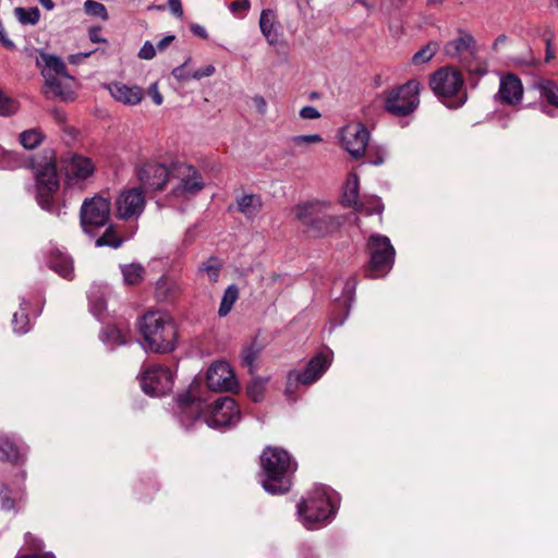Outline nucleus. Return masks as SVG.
<instances>
[{
    "instance_id": "1a4fd4ad",
    "label": "nucleus",
    "mask_w": 558,
    "mask_h": 558,
    "mask_svg": "<svg viewBox=\"0 0 558 558\" xmlns=\"http://www.w3.org/2000/svg\"><path fill=\"white\" fill-rule=\"evenodd\" d=\"M421 83L409 80L407 83L386 92L384 108L395 117H408L420 105Z\"/></svg>"
},
{
    "instance_id": "5701e85b",
    "label": "nucleus",
    "mask_w": 558,
    "mask_h": 558,
    "mask_svg": "<svg viewBox=\"0 0 558 558\" xmlns=\"http://www.w3.org/2000/svg\"><path fill=\"white\" fill-rule=\"evenodd\" d=\"M26 446L23 441L7 434H0V460L19 463L25 454Z\"/></svg>"
},
{
    "instance_id": "a18cd8bd",
    "label": "nucleus",
    "mask_w": 558,
    "mask_h": 558,
    "mask_svg": "<svg viewBox=\"0 0 558 558\" xmlns=\"http://www.w3.org/2000/svg\"><path fill=\"white\" fill-rule=\"evenodd\" d=\"M387 150L381 146H371L368 150V162L380 166L385 162Z\"/></svg>"
},
{
    "instance_id": "ea45409f",
    "label": "nucleus",
    "mask_w": 558,
    "mask_h": 558,
    "mask_svg": "<svg viewBox=\"0 0 558 558\" xmlns=\"http://www.w3.org/2000/svg\"><path fill=\"white\" fill-rule=\"evenodd\" d=\"M123 243V239L117 234L113 228L110 226L106 229L104 234L96 240V246H110L118 248Z\"/></svg>"
},
{
    "instance_id": "bf43d9fd",
    "label": "nucleus",
    "mask_w": 558,
    "mask_h": 558,
    "mask_svg": "<svg viewBox=\"0 0 558 558\" xmlns=\"http://www.w3.org/2000/svg\"><path fill=\"white\" fill-rule=\"evenodd\" d=\"M168 3H169L171 12L175 16H179V17L182 16L183 10H182V5H181V0H169Z\"/></svg>"
},
{
    "instance_id": "79ce46f5",
    "label": "nucleus",
    "mask_w": 558,
    "mask_h": 558,
    "mask_svg": "<svg viewBox=\"0 0 558 558\" xmlns=\"http://www.w3.org/2000/svg\"><path fill=\"white\" fill-rule=\"evenodd\" d=\"M84 10L86 14L99 17L102 21H107L109 19L106 7L102 3L97 2L95 0H86L84 2Z\"/></svg>"
},
{
    "instance_id": "20e7f679",
    "label": "nucleus",
    "mask_w": 558,
    "mask_h": 558,
    "mask_svg": "<svg viewBox=\"0 0 558 558\" xmlns=\"http://www.w3.org/2000/svg\"><path fill=\"white\" fill-rule=\"evenodd\" d=\"M336 495L327 486L315 485L308 497L298 504V513L307 529L320 527L335 514Z\"/></svg>"
},
{
    "instance_id": "9d476101",
    "label": "nucleus",
    "mask_w": 558,
    "mask_h": 558,
    "mask_svg": "<svg viewBox=\"0 0 558 558\" xmlns=\"http://www.w3.org/2000/svg\"><path fill=\"white\" fill-rule=\"evenodd\" d=\"M175 181L167 198L173 202H182L196 195L204 189V180L197 169L187 163H177L171 169V182Z\"/></svg>"
},
{
    "instance_id": "7c9ffc66",
    "label": "nucleus",
    "mask_w": 558,
    "mask_h": 558,
    "mask_svg": "<svg viewBox=\"0 0 558 558\" xmlns=\"http://www.w3.org/2000/svg\"><path fill=\"white\" fill-rule=\"evenodd\" d=\"M276 14L270 9H265L260 13L259 28L262 34L265 36L267 43L271 46L278 41V33L275 29Z\"/></svg>"
},
{
    "instance_id": "de8ad7c7",
    "label": "nucleus",
    "mask_w": 558,
    "mask_h": 558,
    "mask_svg": "<svg viewBox=\"0 0 558 558\" xmlns=\"http://www.w3.org/2000/svg\"><path fill=\"white\" fill-rule=\"evenodd\" d=\"M156 56V48L150 41H145L138 51V58L143 60H151Z\"/></svg>"
},
{
    "instance_id": "49530a36",
    "label": "nucleus",
    "mask_w": 558,
    "mask_h": 558,
    "mask_svg": "<svg viewBox=\"0 0 558 558\" xmlns=\"http://www.w3.org/2000/svg\"><path fill=\"white\" fill-rule=\"evenodd\" d=\"M291 141L294 145L301 146L320 143L323 137L319 134L296 135Z\"/></svg>"
},
{
    "instance_id": "c85d7f7f",
    "label": "nucleus",
    "mask_w": 558,
    "mask_h": 558,
    "mask_svg": "<svg viewBox=\"0 0 558 558\" xmlns=\"http://www.w3.org/2000/svg\"><path fill=\"white\" fill-rule=\"evenodd\" d=\"M107 288L101 286H93L89 293V310L90 313L97 318L101 319L107 308Z\"/></svg>"
},
{
    "instance_id": "a19ab883",
    "label": "nucleus",
    "mask_w": 558,
    "mask_h": 558,
    "mask_svg": "<svg viewBox=\"0 0 558 558\" xmlns=\"http://www.w3.org/2000/svg\"><path fill=\"white\" fill-rule=\"evenodd\" d=\"M265 380L262 378H254L247 385L246 393L254 402H259L264 397Z\"/></svg>"
},
{
    "instance_id": "393cba45",
    "label": "nucleus",
    "mask_w": 558,
    "mask_h": 558,
    "mask_svg": "<svg viewBox=\"0 0 558 558\" xmlns=\"http://www.w3.org/2000/svg\"><path fill=\"white\" fill-rule=\"evenodd\" d=\"M474 38L468 33H461L458 38L448 41L445 46V53L450 58H461L463 54L474 53Z\"/></svg>"
},
{
    "instance_id": "864d4df0",
    "label": "nucleus",
    "mask_w": 558,
    "mask_h": 558,
    "mask_svg": "<svg viewBox=\"0 0 558 558\" xmlns=\"http://www.w3.org/2000/svg\"><path fill=\"white\" fill-rule=\"evenodd\" d=\"M0 44L9 50L15 49V44L10 38H8L5 28L1 21H0Z\"/></svg>"
},
{
    "instance_id": "58836bf2",
    "label": "nucleus",
    "mask_w": 558,
    "mask_h": 558,
    "mask_svg": "<svg viewBox=\"0 0 558 558\" xmlns=\"http://www.w3.org/2000/svg\"><path fill=\"white\" fill-rule=\"evenodd\" d=\"M44 134L37 129H31L20 134V143L26 149H34L41 144Z\"/></svg>"
},
{
    "instance_id": "6e6d98bb",
    "label": "nucleus",
    "mask_w": 558,
    "mask_h": 558,
    "mask_svg": "<svg viewBox=\"0 0 558 558\" xmlns=\"http://www.w3.org/2000/svg\"><path fill=\"white\" fill-rule=\"evenodd\" d=\"M187 62H185L184 64L180 65V66H177L172 70V75L179 80V81H185V80H190L192 78L191 77V73L190 72H185V65H186Z\"/></svg>"
},
{
    "instance_id": "f257e3e1",
    "label": "nucleus",
    "mask_w": 558,
    "mask_h": 558,
    "mask_svg": "<svg viewBox=\"0 0 558 558\" xmlns=\"http://www.w3.org/2000/svg\"><path fill=\"white\" fill-rule=\"evenodd\" d=\"M204 401L195 396L194 388L178 398L179 418L182 425L189 427L193 422L205 423L211 428H223L234 425L240 420V410L230 397L217 399L207 412L203 409Z\"/></svg>"
},
{
    "instance_id": "e433bc0d",
    "label": "nucleus",
    "mask_w": 558,
    "mask_h": 558,
    "mask_svg": "<svg viewBox=\"0 0 558 558\" xmlns=\"http://www.w3.org/2000/svg\"><path fill=\"white\" fill-rule=\"evenodd\" d=\"M14 15L17 21L23 25H36L40 19V11L38 8H15Z\"/></svg>"
},
{
    "instance_id": "13d9d810",
    "label": "nucleus",
    "mask_w": 558,
    "mask_h": 558,
    "mask_svg": "<svg viewBox=\"0 0 558 558\" xmlns=\"http://www.w3.org/2000/svg\"><path fill=\"white\" fill-rule=\"evenodd\" d=\"M163 287H167V290L171 294H174L175 292L179 291L178 284L173 281H169L168 279H163L158 282V290H161Z\"/></svg>"
},
{
    "instance_id": "774afa93",
    "label": "nucleus",
    "mask_w": 558,
    "mask_h": 558,
    "mask_svg": "<svg viewBox=\"0 0 558 558\" xmlns=\"http://www.w3.org/2000/svg\"><path fill=\"white\" fill-rule=\"evenodd\" d=\"M192 32L199 37H203V38L207 37L206 29L201 25L192 26Z\"/></svg>"
},
{
    "instance_id": "39448f33",
    "label": "nucleus",
    "mask_w": 558,
    "mask_h": 558,
    "mask_svg": "<svg viewBox=\"0 0 558 558\" xmlns=\"http://www.w3.org/2000/svg\"><path fill=\"white\" fill-rule=\"evenodd\" d=\"M34 170L38 205L44 210L60 216L61 209L58 207L56 199L60 184L53 153L46 151L44 161L34 163Z\"/></svg>"
},
{
    "instance_id": "4c0bfd02",
    "label": "nucleus",
    "mask_w": 558,
    "mask_h": 558,
    "mask_svg": "<svg viewBox=\"0 0 558 558\" xmlns=\"http://www.w3.org/2000/svg\"><path fill=\"white\" fill-rule=\"evenodd\" d=\"M438 44L435 41H430L423 46L412 57V63L415 65L424 64L433 59V57L438 51Z\"/></svg>"
},
{
    "instance_id": "052dcab7",
    "label": "nucleus",
    "mask_w": 558,
    "mask_h": 558,
    "mask_svg": "<svg viewBox=\"0 0 558 558\" xmlns=\"http://www.w3.org/2000/svg\"><path fill=\"white\" fill-rule=\"evenodd\" d=\"M101 28L100 27H92L89 29V39L93 43H105L106 39L100 36Z\"/></svg>"
},
{
    "instance_id": "37998d69",
    "label": "nucleus",
    "mask_w": 558,
    "mask_h": 558,
    "mask_svg": "<svg viewBox=\"0 0 558 558\" xmlns=\"http://www.w3.org/2000/svg\"><path fill=\"white\" fill-rule=\"evenodd\" d=\"M19 110V104L13 98H10L3 94L0 89V116L11 117Z\"/></svg>"
},
{
    "instance_id": "aec40b11",
    "label": "nucleus",
    "mask_w": 558,
    "mask_h": 558,
    "mask_svg": "<svg viewBox=\"0 0 558 558\" xmlns=\"http://www.w3.org/2000/svg\"><path fill=\"white\" fill-rule=\"evenodd\" d=\"M206 383L211 391H232L238 387L233 371L225 361H217L210 365L206 374Z\"/></svg>"
},
{
    "instance_id": "2f4dec72",
    "label": "nucleus",
    "mask_w": 558,
    "mask_h": 558,
    "mask_svg": "<svg viewBox=\"0 0 558 558\" xmlns=\"http://www.w3.org/2000/svg\"><path fill=\"white\" fill-rule=\"evenodd\" d=\"M100 340L110 349L128 343V335L116 325H107L100 332Z\"/></svg>"
},
{
    "instance_id": "3c124183",
    "label": "nucleus",
    "mask_w": 558,
    "mask_h": 558,
    "mask_svg": "<svg viewBox=\"0 0 558 558\" xmlns=\"http://www.w3.org/2000/svg\"><path fill=\"white\" fill-rule=\"evenodd\" d=\"M300 117L306 120H314L320 117L319 111L313 106H305L300 110Z\"/></svg>"
},
{
    "instance_id": "4d7b16f0",
    "label": "nucleus",
    "mask_w": 558,
    "mask_h": 558,
    "mask_svg": "<svg viewBox=\"0 0 558 558\" xmlns=\"http://www.w3.org/2000/svg\"><path fill=\"white\" fill-rule=\"evenodd\" d=\"M148 94L151 96V99L155 105L160 106L163 101L162 95L158 90L157 83H154L148 88Z\"/></svg>"
},
{
    "instance_id": "dca6fc26",
    "label": "nucleus",
    "mask_w": 558,
    "mask_h": 558,
    "mask_svg": "<svg viewBox=\"0 0 558 558\" xmlns=\"http://www.w3.org/2000/svg\"><path fill=\"white\" fill-rule=\"evenodd\" d=\"M359 183L357 174L354 172L349 173L342 195L343 205L345 207H352L356 211L365 213L366 215L381 214L384 205L379 197L371 196L365 202L360 201Z\"/></svg>"
},
{
    "instance_id": "c9c22d12",
    "label": "nucleus",
    "mask_w": 558,
    "mask_h": 558,
    "mask_svg": "<svg viewBox=\"0 0 558 558\" xmlns=\"http://www.w3.org/2000/svg\"><path fill=\"white\" fill-rule=\"evenodd\" d=\"M238 298H239L238 288L234 284L229 286L225 290L221 302H220V306L218 310L219 316H221V317L227 316L230 313V311L232 310Z\"/></svg>"
},
{
    "instance_id": "69168bd1",
    "label": "nucleus",
    "mask_w": 558,
    "mask_h": 558,
    "mask_svg": "<svg viewBox=\"0 0 558 558\" xmlns=\"http://www.w3.org/2000/svg\"><path fill=\"white\" fill-rule=\"evenodd\" d=\"M52 116H53V119L56 120V122L60 125L64 124L66 121V114L59 109H54L52 111Z\"/></svg>"
},
{
    "instance_id": "a878e982",
    "label": "nucleus",
    "mask_w": 558,
    "mask_h": 558,
    "mask_svg": "<svg viewBox=\"0 0 558 558\" xmlns=\"http://www.w3.org/2000/svg\"><path fill=\"white\" fill-rule=\"evenodd\" d=\"M43 549V541L27 532L24 535V545L20 549L17 558H56L52 553H44Z\"/></svg>"
},
{
    "instance_id": "ddd939ff",
    "label": "nucleus",
    "mask_w": 558,
    "mask_h": 558,
    "mask_svg": "<svg viewBox=\"0 0 558 558\" xmlns=\"http://www.w3.org/2000/svg\"><path fill=\"white\" fill-rule=\"evenodd\" d=\"M332 356V351L326 348L311 359L303 371H291L288 375L286 392L290 393L293 385H310L318 380L329 368Z\"/></svg>"
},
{
    "instance_id": "09e8293b",
    "label": "nucleus",
    "mask_w": 558,
    "mask_h": 558,
    "mask_svg": "<svg viewBox=\"0 0 558 558\" xmlns=\"http://www.w3.org/2000/svg\"><path fill=\"white\" fill-rule=\"evenodd\" d=\"M355 286H356V282H355V279L354 278H350L345 281L344 283V287H343V305H345L348 303L349 300H351L354 291H355Z\"/></svg>"
},
{
    "instance_id": "603ef678",
    "label": "nucleus",
    "mask_w": 558,
    "mask_h": 558,
    "mask_svg": "<svg viewBox=\"0 0 558 558\" xmlns=\"http://www.w3.org/2000/svg\"><path fill=\"white\" fill-rule=\"evenodd\" d=\"M250 7V0H236L230 4V11L232 13L246 12Z\"/></svg>"
},
{
    "instance_id": "473e14b6",
    "label": "nucleus",
    "mask_w": 558,
    "mask_h": 558,
    "mask_svg": "<svg viewBox=\"0 0 558 558\" xmlns=\"http://www.w3.org/2000/svg\"><path fill=\"white\" fill-rule=\"evenodd\" d=\"M27 306L28 302L23 298L20 303V311L13 314L12 325L14 332L26 333L31 329Z\"/></svg>"
},
{
    "instance_id": "8fccbe9b",
    "label": "nucleus",
    "mask_w": 558,
    "mask_h": 558,
    "mask_svg": "<svg viewBox=\"0 0 558 558\" xmlns=\"http://www.w3.org/2000/svg\"><path fill=\"white\" fill-rule=\"evenodd\" d=\"M216 69L213 64H208L203 69L196 70L191 73V77L194 80H201L203 77L211 76L215 73Z\"/></svg>"
},
{
    "instance_id": "72a5a7b5",
    "label": "nucleus",
    "mask_w": 558,
    "mask_h": 558,
    "mask_svg": "<svg viewBox=\"0 0 558 558\" xmlns=\"http://www.w3.org/2000/svg\"><path fill=\"white\" fill-rule=\"evenodd\" d=\"M221 268L222 264L219 258L210 256L198 267L197 274L198 276H207L208 280L215 283L219 279Z\"/></svg>"
},
{
    "instance_id": "6e6552de",
    "label": "nucleus",
    "mask_w": 558,
    "mask_h": 558,
    "mask_svg": "<svg viewBox=\"0 0 558 558\" xmlns=\"http://www.w3.org/2000/svg\"><path fill=\"white\" fill-rule=\"evenodd\" d=\"M463 84L462 74L450 68L437 70L429 80V86L435 95L451 109L460 108L466 101Z\"/></svg>"
},
{
    "instance_id": "7ed1b4c3",
    "label": "nucleus",
    "mask_w": 558,
    "mask_h": 558,
    "mask_svg": "<svg viewBox=\"0 0 558 558\" xmlns=\"http://www.w3.org/2000/svg\"><path fill=\"white\" fill-rule=\"evenodd\" d=\"M144 349L157 353L170 352L175 347L177 330L170 317L160 312H148L138 322Z\"/></svg>"
},
{
    "instance_id": "338daca9",
    "label": "nucleus",
    "mask_w": 558,
    "mask_h": 558,
    "mask_svg": "<svg viewBox=\"0 0 558 558\" xmlns=\"http://www.w3.org/2000/svg\"><path fill=\"white\" fill-rule=\"evenodd\" d=\"M92 53H93V51H88V52H80V53H77V54H72V56L70 57V62H72V63H77V62H80L81 60L88 58Z\"/></svg>"
},
{
    "instance_id": "5fc2aeb1",
    "label": "nucleus",
    "mask_w": 558,
    "mask_h": 558,
    "mask_svg": "<svg viewBox=\"0 0 558 558\" xmlns=\"http://www.w3.org/2000/svg\"><path fill=\"white\" fill-rule=\"evenodd\" d=\"M253 104L259 114L264 116L267 112V102L263 96L255 95L253 97Z\"/></svg>"
},
{
    "instance_id": "bb28decb",
    "label": "nucleus",
    "mask_w": 558,
    "mask_h": 558,
    "mask_svg": "<svg viewBox=\"0 0 558 558\" xmlns=\"http://www.w3.org/2000/svg\"><path fill=\"white\" fill-rule=\"evenodd\" d=\"M532 87L547 105L558 108V84L555 81L538 76L534 78Z\"/></svg>"
},
{
    "instance_id": "412c9836",
    "label": "nucleus",
    "mask_w": 558,
    "mask_h": 558,
    "mask_svg": "<svg viewBox=\"0 0 558 558\" xmlns=\"http://www.w3.org/2000/svg\"><path fill=\"white\" fill-rule=\"evenodd\" d=\"M499 100L508 105H518L523 98V85L521 80L509 73L500 78L499 90L497 94Z\"/></svg>"
},
{
    "instance_id": "c756f323",
    "label": "nucleus",
    "mask_w": 558,
    "mask_h": 558,
    "mask_svg": "<svg viewBox=\"0 0 558 558\" xmlns=\"http://www.w3.org/2000/svg\"><path fill=\"white\" fill-rule=\"evenodd\" d=\"M23 498L24 495L22 492L12 490L8 486L3 485L0 489V509L2 511L16 513Z\"/></svg>"
},
{
    "instance_id": "2eb2a0df",
    "label": "nucleus",
    "mask_w": 558,
    "mask_h": 558,
    "mask_svg": "<svg viewBox=\"0 0 558 558\" xmlns=\"http://www.w3.org/2000/svg\"><path fill=\"white\" fill-rule=\"evenodd\" d=\"M141 387L146 395L153 397L167 395L173 387V375L166 366L153 365L143 372Z\"/></svg>"
},
{
    "instance_id": "6ab92c4d",
    "label": "nucleus",
    "mask_w": 558,
    "mask_h": 558,
    "mask_svg": "<svg viewBox=\"0 0 558 558\" xmlns=\"http://www.w3.org/2000/svg\"><path fill=\"white\" fill-rule=\"evenodd\" d=\"M118 217L123 220L137 219L144 211L146 198L142 187L123 190L117 201Z\"/></svg>"
},
{
    "instance_id": "a211bd4d",
    "label": "nucleus",
    "mask_w": 558,
    "mask_h": 558,
    "mask_svg": "<svg viewBox=\"0 0 558 558\" xmlns=\"http://www.w3.org/2000/svg\"><path fill=\"white\" fill-rule=\"evenodd\" d=\"M371 134L367 128L360 122H351L341 130V144L355 159L364 156L369 143Z\"/></svg>"
},
{
    "instance_id": "0eeeda50",
    "label": "nucleus",
    "mask_w": 558,
    "mask_h": 558,
    "mask_svg": "<svg viewBox=\"0 0 558 558\" xmlns=\"http://www.w3.org/2000/svg\"><path fill=\"white\" fill-rule=\"evenodd\" d=\"M36 65L40 69L45 78V94L47 97L60 98L64 101L73 99V92L66 83L72 77L68 74L62 59L50 53L40 52L36 59Z\"/></svg>"
},
{
    "instance_id": "4468645a",
    "label": "nucleus",
    "mask_w": 558,
    "mask_h": 558,
    "mask_svg": "<svg viewBox=\"0 0 558 558\" xmlns=\"http://www.w3.org/2000/svg\"><path fill=\"white\" fill-rule=\"evenodd\" d=\"M61 167L64 172L66 185L73 187H82L84 182L95 172L93 160L75 153L64 155L61 158Z\"/></svg>"
},
{
    "instance_id": "c03bdc74",
    "label": "nucleus",
    "mask_w": 558,
    "mask_h": 558,
    "mask_svg": "<svg viewBox=\"0 0 558 558\" xmlns=\"http://www.w3.org/2000/svg\"><path fill=\"white\" fill-rule=\"evenodd\" d=\"M259 355V349L255 344H251L242 351V364L246 366L250 373H253L255 362Z\"/></svg>"
},
{
    "instance_id": "f704fd0d",
    "label": "nucleus",
    "mask_w": 558,
    "mask_h": 558,
    "mask_svg": "<svg viewBox=\"0 0 558 558\" xmlns=\"http://www.w3.org/2000/svg\"><path fill=\"white\" fill-rule=\"evenodd\" d=\"M121 272L126 284L135 286L144 279L145 269L140 264H129L121 266Z\"/></svg>"
},
{
    "instance_id": "423d86ee",
    "label": "nucleus",
    "mask_w": 558,
    "mask_h": 558,
    "mask_svg": "<svg viewBox=\"0 0 558 558\" xmlns=\"http://www.w3.org/2000/svg\"><path fill=\"white\" fill-rule=\"evenodd\" d=\"M299 221L308 227L314 236H324L337 231L343 218L333 213L330 203L311 201L295 207Z\"/></svg>"
},
{
    "instance_id": "f8f14e48",
    "label": "nucleus",
    "mask_w": 558,
    "mask_h": 558,
    "mask_svg": "<svg viewBox=\"0 0 558 558\" xmlns=\"http://www.w3.org/2000/svg\"><path fill=\"white\" fill-rule=\"evenodd\" d=\"M81 226L83 231L94 236L95 231L107 225L110 217V202L102 196H94L82 204Z\"/></svg>"
},
{
    "instance_id": "4be33fe9",
    "label": "nucleus",
    "mask_w": 558,
    "mask_h": 558,
    "mask_svg": "<svg viewBox=\"0 0 558 558\" xmlns=\"http://www.w3.org/2000/svg\"><path fill=\"white\" fill-rule=\"evenodd\" d=\"M112 98L126 106H136L144 98V92L140 86H129L121 82H113L108 85Z\"/></svg>"
},
{
    "instance_id": "f03ea898",
    "label": "nucleus",
    "mask_w": 558,
    "mask_h": 558,
    "mask_svg": "<svg viewBox=\"0 0 558 558\" xmlns=\"http://www.w3.org/2000/svg\"><path fill=\"white\" fill-rule=\"evenodd\" d=\"M262 486L271 495H281L290 490L296 463L290 454L277 447H267L260 454Z\"/></svg>"
},
{
    "instance_id": "b1692460",
    "label": "nucleus",
    "mask_w": 558,
    "mask_h": 558,
    "mask_svg": "<svg viewBox=\"0 0 558 558\" xmlns=\"http://www.w3.org/2000/svg\"><path fill=\"white\" fill-rule=\"evenodd\" d=\"M48 266L51 270L66 280H72L74 278L72 257L58 247L50 250Z\"/></svg>"
},
{
    "instance_id": "9b49d317",
    "label": "nucleus",
    "mask_w": 558,
    "mask_h": 558,
    "mask_svg": "<svg viewBox=\"0 0 558 558\" xmlns=\"http://www.w3.org/2000/svg\"><path fill=\"white\" fill-rule=\"evenodd\" d=\"M371 255L368 277L379 278L389 272L395 260V248L389 238L381 234H372L368 239Z\"/></svg>"
},
{
    "instance_id": "f3484780",
    "label": "nucleus",
    "mask_w": 558,
    "mask_h": 558,
    "mask_svg": "<svg viewBox=\"0 0 558 558\" xmlns=\"http://www.w3.org/2000/svg\"><path fill=\"white\" fill-rule=\"evenodd\" d=\"M137 179L147 191H162L171 181V169L155 160L145 161L137 168Z\"/></svg>"
},
{
    "instance_id": "680f3d73",
    "label": "nucleus",
    "mask_w": 558,
    "mask_h": 558,
    "mask_svg": "<svg viewBox=\"0 0 558 558\" xmlns=\"http://www.w3.org/2000/svg\"><path fill=\"white\" fill-rule=\"evenodd\" d=\"M468 71L470 72V74H474V75H477V76H483L487 73V68L485 65H482V64H476L475 66H471L469 65L468 66Z\"/></svg>"
},
{
    "instance_id": "e2e57ef3",
    "label": "nucleus",
    "mask_w": 558,
    "mask_h": 558,
    "mask_svg": "<svg viewBox=\"0 0 558 558\" xmlns=\"http://www.w3.org/2000/svg\"><path fill=\"white\" fill-rule=\"evenodd\" d=\"M174 38H175L174 35L165 36L162 39H160L157 43V49L160 51L165 50L174 40Z\"/></svg>"
},
{
    "instance_id": "0e129e2a",
    "label": "nucleus",
    "mask_w": 558,
    "mask_h": 558,
    "mask_svg": "<svg viewBox=\"0 0 558 558\" xmlns=\"http://www.w3.org/2000/svg\"><path fill=\"white\" fill-rule=\"evenodd\" d=\"M194 240H195V228L191 227L186 230V232L184 234L183 244L190 245L194 242Z\"/></svg>"
},
{
    "instance_id": "cd10ccee",
    "label": "nucleus",
    "mask_w": 558,
    "mask_h": 558,
    "mask_svg": "<svg viewBox=\"0 0 558 558\" xmlns=\"http://www.w3.org/2000/svg\"><path fill=\"white\" fill-rule=\"evenodd\" d=\"M262 207L263 201L257 194H243L236 197V210L248 220L255 219Z\"/></svg>"
}]
</instances>
